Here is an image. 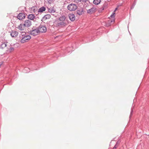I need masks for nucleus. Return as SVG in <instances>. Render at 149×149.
Returning <instances> with one entry per match:
<instances>
[{
    "label": "nucleus",
    "mask_w": 149,
    "mask_h": 149,
    "mask_svg": "<svg viewBox=\"0 0 149 149\" xmlns=\"http://www.w3.org/2000/svg\"><path fill=\"white\" fill-rule=\"evenodd\" d=\"M68 24L67 20L65 15H62L55 20L54 24L58 28H63Z\"/></svg>",
    "instance_id": "f257e3e1"
},
{
    "label": "nucleus",
    "mask_w": 149,
    "mask_h": 149,
    "mask_svg": "<svg viewBox=\"0 0 149 149\" xmlns=\"http://www.w3.org/2000/svg\"><path fill=\"white\" fill-rule=\"evenodd\" d=\"M38 28L39 33H45L47 31V28L45 25L41 24Z\"/></svg>",
    "instance_id": "f03ea898"
},
{
    "label": "nucleus",
    "mask_w": 149,
    "mask_h": 149,
    "mask_svg": "<svg viewBox=\"0 0 149 149\" xmlns=\"http://www.w3.org/2000/svg\"><path fill=\"white\" fill-rule=\"evenodd\" d=\"M77 5L73 3H71L68 5L67 6V8L70 11H74L77 8Z\"/></svg>",
    "instance_id": "7ed1b4c3"
},
{
    "label": "nucleus",
    "mask_w": 149,
    "mask_h": 149,
    "mask_svg": "<svg viewBox=\"0 0 149 149\" xmlns=\"http://www.w3.org/2000/svg\"><path fill=\"white\" fill-rule=\"evenodd\" d=\"M40 33L38 27L36 28L33 27L32 28V30L30 31V33L31 35L35 36L38 34Z\"/></svg>",
    "instance_id": "20e7f679"
},
{
    "label": "nucleus",
    "mask_w": 149,
    "mask_h": 149,
    "mask_svg": "<svg viewBox=\"0 0 149 149\" xmlns=\"http://www.w3.org/2000/svg\"><path fill=\"white\" fill-rule=\"evenodd\" d=\"M19 40L22 43H24L25 42H28L26 40L25 38H24L23 36L21 33L19 36L18 38Z\"/></svg>",
    "instance_id": "39448f33"
},
{
    "label": "nucleus",
    "mask_w": 149,
    "mask_h": 149,
    "mask_svg": "<svg viewBox=\"0 0 149 149\" xmlns=\"http://www.w3.org/2000/svg\"><path fill=\"white\" fill-rule=\"evenodd\" d=\"M21 33L22 34V35L24 38H25L26 39L27 42L29 41L31 39V36L27 34L26 32H21Z\"/></svg>",
    "instance_id": "423d86ee"
},
{
    "label": "nucleus",
    "mask_w": 149,
    "mask_h": 149,
    "mask_svg": "<svg viewBox=\"0 0 149 149\" xmlns=\"http://www.w3.org/2000/svg\"><path fill=\"white\" fill-rule=\"evenodd\" d=\"M24 25V26L28 28L30 27L32 25L31 21L28 19L25 20L24 22H23Z\"/></svg>",
    "instance_id": "0eeeda50"
},
{
    "label": "nucleus",
    "mask_w": 149,
    "mask_h": 149,
    "mask_svg": "<svg viewBox=\"0 0 149 149\" xmlns=\"http://www.w3.org/2000/svg\"><path fill=\"white\" fill-rule=\"evenodd\" d=\"M26 14L24 13H19L17 16V18L20 20L24 19L26 17Z\"/></svg>",
    "instance_id": "6e6552de"
},
{
    "label": "nucleus",
    "mask_w": 149,
    "mask_h": 149,
    "mask_svg": "<svg viewBox=\"0 0 149 149\" xmlns=\"http://www.w3.org/2000/svg\"><path fill=\"white\" fill-rule=\"evenodd\" d=\"M27 18L29 20H30L33 21H36V16L34 14H30L27 16Z\"/></svg>",
    "instance_id": "1a4fd4ad"
},
{
    "label": "nucleus",
    "mask_w": 149,
    "mask_h": 149,
    "mask_svg": "<svg viewBox=\"0 0 149 149\" xmlns=\"http://www.w3.org/2000/svg\"><path fill=\"white\" fill-rule=\"evenodd\" d=\"M77 14L79 15H81L84 13V8H78L77 11Z\"/></svg>",
    "instance_id": "9d476101"
},
{
    "label": "nucleus",
    "mask_w": 149,
    "mask_h": 149,
    "mask_svg": "<svg viewBox=\"0 0 149 149\" xmlns=\"http://www.w3.org/2000/svg\"><path fill=\"white\" fill-rule=\"evenodd\" d=\"M23 23L22 22L18 26L17 28L20 31H24L26 29Z\"/></svg>",
    "instance_id": "9b49d317"
},
{
    "label": "nucleus",
    "mask_w": 149,
    "mask_h": 149,
    "mask_svg": "<svg viewBox=\"0 0 149 149\" xmlns=\"http://www.w3.org/2000/svg\"><path fill=\"white\" fill-rule=\"evenodd\" d=\"M18 34V32L15 30H12L10 32V35L13 38H15Z\"/></svg>",
    "instance_id": "f8f14e48"
},
{
    "label": "nucleus",
    "mask_w": 149,
    "mask_h": 149,
    "mask_svg": "<svg viewBox=\"0 0 149 149\" xmlns=\"http://www.w3.org/2000/svg\"><path fill=\"white\" fill-rule=\"evenodd\" d=\"M96 11V8H95L93 7L91 8L90 9L88 10H87V12L88 13L91 14L95 13Z\"/></svg>",
    "instance_id": "ddd939ff"
},
{
    "label": "nucleus",
    "mask_w": 149,
    "mask_h": 149,
    "mask_svg": "<svg viewBox=\"0 0 149 149\" xmlns=\"http://www.w3.org/2000/svg\"><path fill=\"white\" fill-rule=\"evenodd\" d=\"M68 17L70 19L71 21H74L75 19V15L73 14H69Z\"/></svg>",
    "instance_id": "4468645a"
},
{
    "label": "nucleus",
    "mask_w": 149,
    "mask_h": 149,
    "mask_svg": "<svg viewBox=\"0 0 149 149\" xmlns=\"http://www.w3.org/2000/svg\"><path fill=\"white\" fill-rule=\"evenodd\" d=\"M17 44H15L13 47H12L11 45H10L11 47H10V52L13 51L15 48H17Z\"/></svg>",
    "instance_id": "2eb2a0df"
},
{
    "label": "nucleus",
    "mask_w": 149,
    "mask_h": 149,
    "mask_svg": "<svg viewBox=\"0 0 149 149\" xmlns=\"http://www.w3.org/2000/svg\"><path fill=\"white\" fill-rule=\"evenodd\" d=\"M30 9H31V11H33L35 13H36V12H38V11L37 12L38 9L37 7L36 6H33Z\"/></svg>",
    "instance_id": "dca6fc26"
},
{
    "label": "nucleus",
    "mask_w": 149,
    "mask_h": 149,
    "mask_svg": "<svg viewBox=\"0 0 149 149\" xmlns=\"http://www.w3.org/2000/svg\"><path fill=\"white\" fill-rule=\"evenodd\" d=\"M45 8L44 7H42L40 8L38 10V13H42L45 10Z\"/></svg>",
    "instance_id": "f3484780"
},
{
    "label": "nucleus",
    "mask_w": 149,
    "mask_h": 149,
    "mask_svg": "<svg viewBox=\"0 0 149 149\" xmlns=\"http://www.w3.org/2000/svg\"><path fill=\"white\" fill-rule=\"evenodd\" d=\"M101 2V0H94L93 2V3L96 5L99 4Z\"/></svg>",
    "instance_id": "a211bd4d"
},
{
    "label": "nucleus",
    "mask_w": 149,
    "mask_h": 149,
    "mask_svg": "<svg viewBox=\"0 0 149 149\" xmlns=\"http://www.w3.org/2000/svg\"><path fill=\"white\" fill-rule=\"evenodd\" d=\"M6 44L5 42L2 43L0 45V48L3 49L6 46Z\"/></svg>",
    "instance_id": "6ab92c4d"
},
{
    "label": "nucleus",
    "mask_w": 149,
    "mask_h": 149,
    "mask_svg": "<svg viewBox=\"0 0 149 149\" xmlns=\"http://www.w3.org/2000/svg\"><path fill=\"white\" fill-rule=\"evenodd\" d=\"M48 11L51 13H54L55 12V10H54L52 8H48Z\"/></svg>",
    "instance_id": "aec40b11"
},
{
    "label": "nucleus",
    "mask_w": 149,
    "mask_h": 149,
    "mask_svg": "<svg viewBox=\"0 0 149 149\" xmlns=\"http://www.w3.org/2000/svg\"><path fill=\"white\" fill-rule=\"evenodd\" d=\"M51 17V15L49 14H47L45 15L44 17L43 18L44 19H49Z\"/></svg>",
    "instance_id": "412c9836"
},
{
    "label": "nucleus",
    "mask_w": 149,
    "mask_h": 149,
    "mask_svg": "<svg viewBox=\"0 0 149 149\" xmlns=\"http://www.w3.org/2000/svg\"><path fill=\"white\" fill-rule=\"evenodd\" d=\"M136 4V2H134V3L132 4V6L131 7V9H132L134 8V7L135 6V5Z\"/></svg>",
    "instance_id": "4be33fe9"
},
{
    "label": "nucleus",
    "mask_w": 149,
    "mask_h": 149,
    "mask_svg": "<svg viewBox=\"0 0 149 149\" xmlns=\"http://www.w3.org/2000/svg\"><path fill=\"white\" fill-rule=\"evenodd\" d=\"M109 23L108 24H106V25L107 26H109L110 25H111V24H110L111 22H113V21H112V20L109 21Z\"/></svg>",
    "instance_id": "5701e85b"
},
{
    "label": "nucleus",
    "mask_w": 149,
    "mask_h": 149,
    "mask_svg": "<svg viewBox=\"0 0 149 149\" xmlns=\"http://www.w3.org/2000/svg\"><path fill=\"white\" fill-rule=\"evenodd\" d=\"M115 13L113 12L112 14L111 15L110 17H114L115 16Z\"/></svg>",
    "instance_id": "b1692460"
},
{
    "label": "nucleus",
    "mask_w": 149,
    "mask_h": 149,
    "mask_svg": "<svg viewBox=\"0 0 149 149\" xmlns=\"http://www.w3.org/2000/svg\"><path fill=\"white\" fill-rule=\"evenodd\" d=\"M74 1L77 3H79L81 1V0H74Z\"/></svg>",
    "instance_id": "393cba45"
},
{
    "label": "nucleus",
    "mask_w": 149,
    "mask_h": 149,
    "mask_svg": "<svg viewBox=\"0 0 149 149\" xmlns=\"http://www.w3.org/2000/svg\"><path fill=\"white\" fill-rule=\"evenodd\" d=\"M53 0H48V3L49 4L53 2Z\"/></svg>",
    "instance_id": "a878e982"
},
{
    "label": "nucleus",
    "mask_w": 149,
    "mask_h": 149,
    "mask_svg": "<svg viewBox=\"0 0 149 149\" xmlns=\"http://www.w3.org/2000/svg\"><path fill=\"white\" fill-rule=\"evenodd\" d=\"M118 146V145H117V144H116L114 147H113L114 149H116Z\"/></svg>",
    "instance_id": "bb28decb"
},
{
    "label": "nucleus",
    "mask_w": 149,
    "mask_h": 149,
    "mask_svg": "<svg viewBox=\"0 0 149 149\" xmlns=\"http://www.w3.org/2000/svg\"><path fill=\"white\" fill-rule=\"evenodd\" d=\"M133 111V110L131 109V112H130V118L132 116V115Z\"/></svg>",
    "instance_id": "cd10ccee"
},
{
    "label": "nucleus",
    "mask_w": 149,
    "mask_h": 149,
    "mask_svg": "<svg viewBox=\"0 0 149 149\" xmlns=\"http://www.w3.org/2000/svg\"><path fill=\"white\" fill-rule=\"evenodd\" d=\"M120 142V141L118 140L116 144H117V145H118L119 146V144Z\"/></svg>",
    "instance_id": "c85d7f7f"
},
{
    "label": "nucleus",
    "mask_w": 149,
    "mask_h": 149,
    "mask_svg": "<svg viewBox=\"0 0 149 149\" xmlns=\"http://www.w3.org/2000/svg\"><path fill=\"white\" fill-rule=\"evenodd\" d=\"M88 0H81V1L83 2H86Z\"/></svg>",
    "instance_id": "c756f323"
},
{
    "label": "nucleus",
    "mask_w": 149,
    "mask_h": 149,
    "mask_svg": "<svg viewBox=\"0 0 149 149\" xmlns=\"http://www.w3.org/2000/svg\"><path fill=\"white\" fill-rule=\"evenodd\" d=\"M118 6H117V8H116L115 9V10L113 12L115 13V12L116 10H117V9H118Z\"/></svg>",
    "instance_id": "7c9ffc66"
},
{
    "label": "nucleus",
    "mask_w": 149,
    "mask_h": 149,
    "mask_svg": "<svg viewBox=\"0 0 149 149\" xmlns=\"http://www.w3.org/2000/svg\"><path fill=\"white\" fill-rule=\"evenodd\" d=\"M2 65V63H0V67H1V66Z\"/></svg>",
    "instance_id": "2f4dec72"
},
{
    "label": "nucleus",
    "mask_w": 149,
    "mask_h": 149,
    "mask_svg": "<svg viewBox=\"0 0 149 149\" xmlns=\"http://www.w3.org/2000/svg\"><path fill=\"white\" fill-rule=\"evenodd\" d=\"M112 149H114V148H113Z\"/></svg>",
    "instance_id": "473e14b6"
}]
</instances>
